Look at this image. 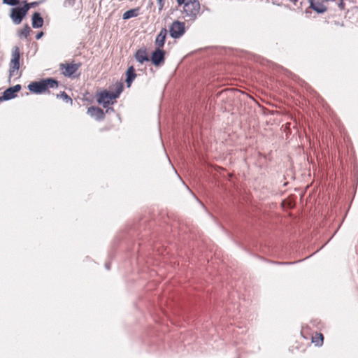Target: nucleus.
<instances>
[{
	"mask_svg": "<svg viewBox=\"0 0 358 358\" xmlns=\"http://www.w3.org/2000/svg\"><path fill=\"white\" fill-rule=\"evenodd\" d=\"M310 7L318 13H324L327 9L326 6L322 3L317 1L310 0Z\"/></svg>",
	"mask_w": 358,
	"mask_h": 358,
	"instance_id": "nucleus-14",
	"label": "nucleus"
},
{
	"mask_svg": "<svg viewBox=\"0 0 358 358\" xmlns=\"http://www.w3.org/2000/svg\"><path fill=\"white\" fill-rule=\"evenodd\" d=\"M185 24H171L169 28V33L172 38H180L185 31Z\"/></svg>",
	"mask_w": 358,
	"mask_h": 358,
	"instance_id": "nucleus-8",
	"label": "nucleus"
},
{
	"mask_svg": "<svg viewBox=\"0 0 358 358\" xmlns=\"http://www.w3.org/2000/svg\"><path fill=\"white\" fill-rule=\"evenodd\" d=\"M31 22H43V19L39 13L35 12L33 14L31 17Z\"/></svg>",
	"mask_w": 358,
	"mask_h": 358,
	"instance_id": "nucleus-18",
	"label": "nucleus"
},
{
	"mask_svg": "<svg viewBox=\"0 0 358 358\" xmlns=\"http://www.w3.org/2000/svg\"><path fill=\"white\" fill-rule=\"evenodd\" d=\"M150 60L155 66H162L165 61V51L162 48H155V50L152 52Z\"/></svg>",
	"mask_w": 358,
	"mask_h": 358,
	"instance_id": "nucleus-6",
	"label": "nucleus"
},
{
	"mask_svg": "<svg viewBox=\"0 0 358 358\" xmlns=\"http://www.w3.org/2000/svg\"><path fill=\"white\" fill-rule=\"evenodd\" d=\"M173 22L178 23V22H180V21H178V20H175V21H173Z\"/></svg>",
	"mask_w": 358,
	"mask_h": 358,
	"instance_id": "nucleus-28",
	"label": "nucleus"
},
{
	"mask_svg": "<svg viewBox=\"0 0 358 358\" xmlns=\"http://www.w3.org/2000/svg\"><path fill=\"white\" fill-rule=\"evenodd\" d=\"M32 24L33 28H34V29L41 28L43 25V24Z\"/></svg>",
	"mask_w": 358,
	"mask_h": 358,
	"instance_id": "nucleus-23",
	"label": "nucleus"
},
{
	"mask_svg": "<svg viewBox=\"0 0 358 358\" xmlns=\"http://www.w3.org/2000/svg\"><path fill=\"white\" fill-rule=\"evenodd\" d=\"M87 114L91 117H94L96 120H103L105 117L103 110L96 106H90L87 109Z\"/></svg>",
	"mask_w": 358,
	"mask_h": 358,
	"instance_id": "nucleus-9",
	"label": "nucleus"
},
{
	"mask_svg": "<svg viewBox=\"0 0 358 358\" xmlns=\"http://www.w3.org/2000/svg\"><path fill=\"white\" fill-rule=\"evenodd\" d=\"M3 3L14 6L20 3V0H3Z\"/></svg>",
	"mask_w": 358,
	"mask_h": 358,
	"instance_id": "nucleus-20",
	"label": "nucleus"
},
{
	"mask_svg": "<svg viewBox=\"0 0 358 358\" xmlns=\"http://www.w3.org/2000/svg\"><path fill=\"white\" fill-rule=\"evenodd\" d=\"M80 66V64H61V68L65 69V71L64 72V75L65 76L71 77L73 73H76V71L79 69Z\"/></svg>",
	"mask_w": 358,
	"mask_h": 358,
	"instance_id": "nucleus-10",
	"label": "nucleus"
},
{
	"mask_svg": "<svg viewBox=\"0 0 358 358\" xmlns=\"http://www.w3.org/2000/svg\"><path fill=\"white\" fill-rule=\"evenodd\" d=\"M31 31V28L27 24L24 29L21 30L20 36L27 38Z\"/></svg>",
	"mask_w": 358,
	"mask_h": 358,
	"instance_id": "nucleus-19",
	"label": "nucleus"
},
{
	"mask_svg": "<svg viewBox=\"0 0 358 358\" xmlns=\"http://www.w3.org/2000/svg\"><path fill=\"white\" fill-rule=\"evenodd\" d=\"M176 1L179 5H182L185 3V0H176Z\"/></svg>",
	"mask_w": 358,
	"mask_h": 358,
	"instance_id": "nucleus-24",
	"label": "nucleus"
},
{
	"mask_svg": "<svg viewBox=\"0 0 358 358\" xmlns=\"http://www.w3.org/2000/svg\"><path fill=\"white\" fill-rule=\"evenodd\" d=\"M200 10V3L198 0H188L184 5V11L186 15L194 20Z\"/></svg>",
	"mask_w": 358,
	"mask_h": 358,
	"instance_id": "nucleus-5",
	"label": "nucleus"
},
{
	"mask_svg": "<svg viewBox=\"0 0 358 358\" xmlns=\"http://www.w3.org/2000/svg\"><path fill=\"white\" fill-rule=\"evenodd\" d=\"M135 59L137 62L143 64L145 62L150 61V58L147 54L146 49H139L135 53Z\"/></svg>",
	"mask_w": 358,
	"mask_h": 358,
	"instance_id": "nucleus-12",
	"label": "nucleus"
},
{
	"mask_svg": "<svg viewBox=\"0 0 358 358\" xmlns=\"http://www.w3.org/2000/svg\"><path fill=\"white\" fill-rule=\"evenodd\" d=\"M29 8L30 4L27 2H24L22 7L17 6L11 8L10 15L11 19L14 22H21Z\"/></svg>",
	"mask_w": 358,
	"mask_h": 358,
	"instance_id": "nucleus-4",
	"label": "nucleus"
},
{
	"mask_svg": "<svg viewBox=\"0 0 358 358\" xmlns=\"http://www.w3.org/2000/svg\"><path fill=\"white\" fill-rule=\"evenodd\" d=\"M138 13H139V8L130 9L124 13V14L122 15V19L128 20L131 17L137 16L138 15Z\"/></svg>",
	"mask_w": 358,
	"mask_h": 358,
	"instance_id": "nucleus-15",
	"label": "nucleus"
},
{
	"mask_svg": "<svg viewBox=\"0 0 358 358\" xmlns=\"http://www.w3.org/2000/svg\"><path fill=\"white\" fill-rule=\"evenodd\" d=\"M43 34H43V31H40V32H38V33L36 35V38L37 40H38V39L41 38H42V36H43Z\"/></svg>",
	"mask_w": 358,
	"mask_h": 358,
	"instance_id": "nucleus-22",
	"label": "nucleus"
},
{
	"mask_svg": "<svg viewBox=\"0 0 358 358\" xmlns=\"http://www.w3.org/2000/svg\"><path fill=\"white\" fill-rule=\"evenodd\" d=\"M21 88L22 87L20 84L8 87L3 92V95L0 96V102L14 99L17 96V93L20 91Z\"/></svg>",
	"mask_w": 358,
	"mask_h": 358,
	"instance_id": "nucleus-7",
	"label": "nucleus"
},
{
	"mask_svg": "<svg viewBox=\"0 0 358 358\" xmlns=\"http://www.w3.org/2000/svg\"><path fill=\"white\" fill-rule=\"evenodd\" d=\"M110 110H112V111H113V108H108H108H107V109H106V113H108V112H110Z\"/></svg>",
	"mask_w": 358,
	"mask_h": 358,
	"instance_id": "nucleus-26",
	"label": "nucleus"
},
{
	"mask_svg": "<svg viewBox=\"0 0 358 358\" xmlns=\"http://www.w3.org/2000/svg\"><path fill=\"white\" fill-rule=\"evenodd\" d=\"M126 76H127V78H126L125 82L127 83V87H129L131 86L132 82L136 77L135 69L133 66H131L127 69V72H126Z\"/></svg>",
	"mask_w": 358,
	"mask_h": 358,
	"instance_id": "nucleus-13",
	"label": "nucleus"
},
{
	"mask_svg": "<svg viewBox=\"0 0 358 358\" xmlns=\"http://www.w3.org/2000/svg\"><path fill=\"white\" fill-rule=\"evenodd\" d=\"M123 90V85L117 83L115 92H110L108 90H103L96 94V101L98 103L101 104L104 108H108L110 104H113V99L119 97Z\"/></svg>",
	"mask_w": 358,
	"mask_h": 358,
	"instance_id": "nucleus-2",
	"label": "nucleus"
},
{
	"mask_svg": "<svg viewBox=\"0 0 358 358\" xmlns=\"http://www.w3.org/2000/svg\"><path fill=\"white\" fill-rule=\"evenodd\" d=\"M57 97L62 99L66 103H73V100L71 99V98L65 92H62L59 94H57Z\"/></svg>",
	"mask_w": 358,
	"mask_h": 358,
	"instance_id": "nucleus-17",
	"label": "nucleus"
},
{
	"mask_svg": "<svg viewBox=\"0 0 358 358\" xmlns=\"http://www.w3.org/2000/svg\"><path fill=\"white\" fill-rule=\"evenodd\" d=\"M29 3V4H30V8H31V6H36V5H37V3H36V2H33V3Z\"/></svg>",
	"mask_w": 358,
	"mask_h": 358,
	"instance_id": "nucleus-25",
	"label": "nucleus"
},
{
	"mask_svg": "<svg viewBox=\"0 0 358 358\" xmlns=\"http://www.w3.org/2000/svg\"><path fill=\"white\" fill-rule=\"evenodd\" d=\"M20 53L18 47L15 46L12 51V58L9 66V77L11 78L17 73L20 69Z\"/></svg>",
	"mask_w": 358,
	"mask_h": 358,
	"instance_id": "nucleus-3",
	"label": "nucleus"
},
{
	"mask_svg": "<svg viewBox=\"0 0 358 358\" xmlns=\"http://www.w3.org/2000/svg\"><path fill=\"white\" fill-rule=\"evenodd\" d=\"M324 336L321 333H316L315 336L312 337V342L316 346H321L323 343Z\"/></svg>",
	"mask_w": 358,
	"mask_h": 358,
	"instance_id": "nucleus-16",
	"label": "nucleus"
},
{
	"mask_svg": "<svg viewBox=\"0 0 358 358\" xmlns=\"http://www.w3.org/2000/svg\"><path fill=\"white\" fill-rule=\"evenodd\" d=\"M158 8L159 10H161L164 6V0H157Z\"/></svg>",
	"mask_w": 358,
	"mask_h": 358,
	"instance_id": "nucleus-21",
	"label": "nucleus"
},
{
	"mask_svg": "<svg viewBox=\"0 0 358 358\" xmlns=\"http://www.w3.org/2000/svg\"><path fill=\"white\" fill-rule=\"evenodd\" d=\"M167 36V30L166 28H162L159 34L157 36L155 45L156 48H162L164 45Z\"/></svg>",
	"mask_w": 358,
	"mask_h": 358,
	"instance_id": "nucleus-11",
	"label": "nucleus"
},
{
	"mask_svg": "<svg viewBox=\"0 0 358 358\" xmlns=\"http://www.w3.org/2000/svg\"><path fill=\"white\" fill-rule=\"evenodd\" d=\"M288 207L291 208L292 207V203H289L288 204Z\"/></svg>",
	"mask_w": 358,
	"mask_h": 358,
	"instance_id": "nucleus-27",
	"label": "nucleus"
},
{
	"mask_svg": "<svg viewBox=\"0 0 358 358\" xmlns=\"http://www.w3.org/2000/svg\"><path fill=\"white\" fill-rule=\"evenodd\" d=\"M58 86L59 83L56 79L48 78L39 81L31 82L27 87L31 92L38 94L45 92L50 93L49 88H57Z\"/></svg>",
	"mask_w": 358,
	"mask_h": 358,
	"instance_id": "nucleus-1",
	"label": "nucleus"
}]
</instances>
